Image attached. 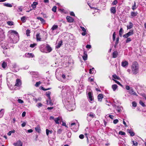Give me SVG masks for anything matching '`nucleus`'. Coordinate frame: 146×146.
<instances>
[{"label": "nucleus", "mask_w": 146, "mask_h": 146, "mask_svg": "<svg viewBox=\"0 0 146 146\" xmlns=\"http://www.w3.org/2000/svg\"><path fill=\"white\" fill-rule=\"evenodd\" d=\"M62 120V118L60 117H58L55 118L54 119V121L56 124H58L59 123V122Z\"/></svg>", "instance_id": "nucleus-8"}, {"label": "nucleus", "mask_w": 146, "mask_h": 146, "mask_svg": "<svg viewBox=\"0 0 146 146\" xmlns=\"http://www.w3.org/2000/svg\"><path fill=\"white\" fill-rule=\"evenodd\" d=\"M125 88L127 90H130L131 89V88H130L129 86H125Z\"/></svg>", "instance_id": "nucleus-61"}, {"label": "nucleus", "mask_w": 146, "mask_h": 146, "mask_svg": "<svg viewBox=\"0 0 146 146\" xmlns=\"http://www.w3.org/2000/svg\"><path fill=\"white\" fill-rule=\"evenodd\" d=\"M26 113L25 111H24L22 113V117H24L26 115Z\"/></svg>", "instance_id": "nucleus-63"}, {"label": "nucleus", "mask_w": 146, "mask_h": 146, "mask_svg": "<svg viewBox=\"0 0 146 146\" xmlns=\"http://www.w3.org/2000/svg\"><path fill=\"white\" fill-rule=\"evenodd\" d=\"M80 28L83 32H86V29L84 27L80 26Z\"/></svg>", "instance_id": "nucleus-55"}, {"label": "nucleus", "mask_w": 146, "mask_h": 146, "mask_svg": "<svg viewBox=\"0 0 146 146\" xmlns=\"http://www.w3.org/2000/svg\"><path fill=\"white\" fill-rule=\"evenodd\" d=\"M139 104L143 107H145V104L141 101H140L139 102Z\"/></svg>", "instance_id": "nucleus-48"}, {"label": "nucleus", "mask_w": 146, "mask_h": 146, "mask_svg": "<svg viewBox=\"0 0 146 146\" xmlns=\"http://www.w3.org/2000/svg\"><path fill=\"white\" fill-rule=\"evenodd\" d=\"M132 104L133 106L134 107H136L137 106V104L135 102H133Z\"/></svg>", "instance_id": "nucleus-52"}, {"label": "nucleus", "mask_w": 146, "mask_h": 146, "mask_svg": "<svg viewBox=\"0 0 146 146\" xmlns=\"http://www.w3.org/2000/svg\"><path fill=\"white\" fill-rule=\"evenodd\" d=\"M123 30L122 28H121L120 29L119 31V35L120 37H121L122 36L123 34Z\"/></svg>", "instance_id": "nucleus-31"}, {"label": "nucleus", "mask_w": 146, "mask_h": 146, "mask_svg": "<svg viewBox=\"0 0 146 146\" xmlns=\"http://www.w3.org/2000/svg\"><path fill=\"white\" fill-rule=\"evenodd\" d=\"M111 12L113 14H115L116 12V8L115 7H111L110 9Z\"/></svg>", "instance_id": "nucleus-15"}, {"label": "nucleus", "mask_w": 146, "mask_h": 146, "mask_svg": "<svg viewBox=\"0 0 146 146\" xmlns=\"http://www.w3.org/2000/svg\"><path fill=\"white\" fill-rule=\"evenodd\" d=\"M37 19L41 21L42 23H45V21L42 18L39 17H37Z\"/></svg>", "instance_id": "nucleus-23"}, {"label": "nucleus", "mask_w": 146, "mask_h": 146, "mask_svg": "<svg viewBox=\"0 0 146 146\" xmlns=\"http://www.w3.org/2000/svg\"><path fill=\"white\" fill-rule=\"evenodd\" d=\"M22 11V8L20 7H19L18 8V9L17 10V11L19 12Z\"/></svg>", "instance_id": "nucleus-60"}, {"label": "nucleus", "mask_w": 146, "mask_h": 146, "mask_svg": "<svg viewBox=\"0 0 146 146\" xmlns=\"http://www.w3.org/2000/svg\"><path fill=\"white\" fill-rule=\"evenodd\" d=\"M119 37H117V38H116V42H115V44L116 45H117L118 43V42H119Z\"/></svg>", "instance_id": "nucleus-59"}, {"label": "nucleus", "mask_w": 146, "mask_h": 146, "mask_svg": "<svg viewBox=\"0 0 146 146\" xmlns=\"http://www.w3.org/2000/svg\"><path fill=\"white\" fill-rule=\"evenodd\" d=\"M118 122V120L117 119L114 120L113 121V123L115 124L117 123Z\"/></svg>", "instance_id": "nucleus-56"}, {"label": "nucleus", "mask_w": 146, "mask_h": 146, "mask_svg": "<svg viewBox=\"0 0 146 146\" xmlns=\"http://www.w3.org/2000/svg\"><path fill=\"white\" fill-rule=\"evenodd\" d=\"M127 131L130 134V135L131 136H133L135 135L134 133L133 132L132 129H127Z\"/></svg>", "instance_id": "nucleus-17"}, {"label": "nucleus", "mask_w": 146, "mask_h": 146, "mask_svg": "<svg viewBox=\"0 0 146 146\" xmlns=\"http://www.w3.org/2000/svg\"><path fill=\"white\" fill-rule=\"evenodd\" d=\"M38 4V3L36 2H34L31 5V7L33 9L36 7V5Z\"/></svg>", "instance_id": "nucleus-27"}, {"label": "nucleus", "mask_w": 146, "mask_h": 146, "mask_svg": "<svg viewBox=\"0 0 146 146\" xmlns=\"http://www.w3.org/2000/svg\"><path fill=\"white\" fill-rule=\"evenodd\" d=\"M36 38L37 40L38 41H41V38H40V34L39 33H37L36 35Z\"/></svg>", "instance_id": "nucleus-28"}, {"label": "nucleus", "mask_w": 146, "mask_h": 146, "mask_svg": "<svg viewBox=\"0 0 146 146\" xmlns=\"http://www.w3.org/2000/svg\"><path fill=\"white\" fill-rule=\"evenodd\" d=\"M51 94V92L49 91H48L46 92V95L47 96L48 98V99H50V95Z\"/></svg>", "instance_id": "nucleus-34"}, {"label": "nucleus", "mask_w": 146, "mask_h": 146, "mask_svg": "<svg viewBox=\"0 0 146 146\" xmlns=\"http://www.w3.org/2000/svg\"><path fill=\"white\" fill-rule=\"evenodd\" d=\"M62 42L61 41H60V42H59L58 44L56 46V47L58 48H59L61 45Z\"/></svg>", "instance_id": "nucleus-35"}, {"label": "nucleus", "mask_w": 146, "mask_h": 146, "mask_svg": "<svg viewBox=\"0 0 146 146\" xmlns=\"http://www.w3.org/2000/svg\"><path fill=\"white\" fill-rule=\"evenodd\" d=\"M128 62L126 61H123L121 62V66L124 67H125L127 66Z\"/></svg>", "instance_id": "nucleus-12"}, {"label": "nucleus", "mask_w": 146, "mask_h": 146, "mask_svg": "<svg viewBox=\"0 0 146 146\" xmlns=\"http://www.w3.org/2000/svg\"><path fill=\"white\" fill-rule=\"evenodd\" d=\"M21 85V82L19 79H17L16 80L15 86L18 87L20 86Z\"/></svg>", "instance_id": "nucleus-9"}, {"label": "nucleus", "mask_w": 146, "mask_h": 146, "mask_svg": "<svg viewBox=\"0 0 146 146\" xmlns=\"http://www.w3.org/2000/svg\"><path fill=\"white\" fill-rule=\"evenodd\" d=\"M13 145L15 146H22V143L20 141H18L16 143H14Z\"/></svg>", "instance_id": "nucleus-13"}, {"label": "nucleus", "mask_w": 146, "mask_h": 146, "mask_svg": "<svg viewBox=\"0 0 146 146\" xmlns=\"http://www.w3.org/2000/svg\"><path fill=\"white\" fill-rule=\"evenodd\" d=\"M30 33V31L28 29L26 31V34L28 36H29L30 35L29 34Z\"/></svg>", "instance_id": "nucleus-51"}, {"label": "nucleus", "mask_w": 146, "mask_h": 146, "mask_svg": "<svg viewBox=\"0 0 146 146\" xmlns=\"http://www.w3.org/2000/svg\"><path fill=\"white\" fill-rule=\"evenodd\" d=\"M79 137L81 139H83L84 138V135L82 134H81L79 135Z\"/></svg>", "instance_id": "nucleus-62"}, {"label": "nucleus", "mask_w": 146, "mask_h": 146, "mask_svg": "<svg viewBox=\"0 0 146 146\" xmlns=\"http://www.w3.org/2000/svg\"><path fill=\"white\" fill-rule=\"evenodd\" d=\"M112 88L114 91H115L117 88V86L116 84L113 85L112 86Z\"/></svg>", "instance_id": "nucleus-30"}, {"label": "nucleus", "mask_w": 146, "mask_h": 146, "mask_svg": "<svg viewBox=\"0 0 146 146\" xmlns=\"http://www.w3.org/2000/svg\"><path fill=\"white\" fill-rule=\"evenodd\" d=\"M92 94L91 92H89L88 93V97L89 99V101L91 103H92L91 102L93 100V98L92 96Z\"/></svg>", "instance_id": "nucleus-7"}, {"label": "nucleus", "mask_w": 146, "mask_h": 146, "mask_svg": "<svg viewBox=\"0 0 146 146\" xmlns=\"http://www.w3.org/2000/svg\"><path fill=\"white\" fill-rule=\"evenodd\" d=\"M103 98V96L102 94H99L98 96V98L99 101L101 102Z\"/></svg>", "instance_id": "nucleus-21"}, {"label": "nucleus", "mask_w": 146, "mask_h": 146, "mask_svg": "<svg viewBox=\"0 0 146 146\" xmlns=\"http://www.w3.org/2000/svg\"><path fill=\"white\" fill-rule=\"evenodd\" d=\"M33 100H34L36 102L38 101H41V98H39L37 99L36 98L34 97L33 98Z\"/></svg>", "instance_id": "nucleus-40"}, {"label": "nucleus", "mask_w": 146, "mask_h": 146, "mask_svg": "<svg viewBox=\"0 0 146 146\" xmlns=\"http://www.w3.org/2000/svg\"><path fill=\"white\" fill-rule=\"evenodd\" d=\"M40 84V82H37L36 83V84H35V86L36 87H38L39 86Z\"/></svg>", "instance_id": "nucleus-53"}, {"label": "nucleus", "mask_w": 146, "mask_h": 146, "mask_svg": "<svg viewBox=\"0 0 146 146\" xmlns=\"http://www.w3.org/2000/svg\"><path fill=\"white\" fill-rule=\"evenodd\" d=\"M46 50L48 52H51L52 50V48L49 45H47L46 46Z\"/></svg>", "instance_id": "nucleus-29"}, {"label": "nucleus", "mask_w": 146, "mask_h": 146, "mask_svg": "<svg viewBox=\"0 0 146 146\" xmlns=\"http://www.w3.org/2000/svg\"><path fill=\"white\" fill-rule=\"evenodd\" d=\"M13 67L14 68H18V66L16 64H13Z\"/></svg>", "instance_id": "nucleus-58"}, {"label": "nucleus", "mask_w": 146, "mask_h": 146, "mask_svg": "<svg viewBox=\"0 0 146 146\" xmlns=\"http://www.w3.org/2000/svg\"><path fill=\"white\" fill-rule=\"evenodd\" d=\"M25 56L26 57L29 58H33L34 56L33 54L30 53H26Z\"/></svg>", "instance_id": "nucleus-11"}, {"label": "nucleus", "mask_w": 146, "mask_h": 146, "mask_svg": "<svg viewBox=\"0 0 146 146\" xmlns=\"http://www.w3.org/2000/svg\"><path fill=\"white\" fill-rule=\"evenodd\" d=\"M117 3V0L114 1L112 3L113 5H115Z\"/></svg>", "instance_id": "nucleus-57"}, {"label": "nucleus", "mask_w": 146, "mask_h": 146, "mask_svg": "<svg viewBox=\"0 0 146 146\" xmlns=\"http://www.w3.org/2000/svg\"><path fill=\"white\" fill-rule=\"evenodd\" d=\"M133 34V31H131L128 33L125 34L123 35V37L125 38H128L129 36L132 35Z\"/></svg>", "instance_id": "nucleus-5"}, {"label": "nucleus", "mask_w": 146, "mask_h": 146, "mask_svg": "<svg viewBox=\"0 0 146 146\" xmlns=\"http://www.w3.org/2000/svg\"><path fill=\"white\" fill-rule=\"evenodd\" d=\"M52 133V131H50L48 129H46V133L47 135H48L49 133Z\"/></svg>", "instance_id": "nucleus-39"}, {"label": "nucleus", "mask_w": 146, "mask_h": 146, "mask_svg": "<svg viewBox=\"0 0 146 146\" xmlns=\"http://www.w3.org/2000/svg\"><path fill=\"white\" fill-rule=\"evenodd\" d=\"M28 17L25 16H23L21 18V20L23 23H25L26 22V19H27Z\"/></svg>", "instance_id": "nucleus-24"}, {"label": "nucleus", "mask_w": 146, "mask_h": 146, "mask_svg": "<svg viewBox=\"0 0 146 146\" xmlns=\"http://www.w3.org/2000/svg\"><path fill=\"white\" fill-rule=\"evenodd\" d=\"M131 41V39L130 38H127L126 40V43H128Z\"/></svg>", "instance_id": "nucleus-49"}, {"label": "nucleus", "mask_w": 146, "mask_h": 146, "mask_svg": "<svg viewBox=\"0 0 146 146\" xmlns=\"http://www.w3.org/2000/svg\"><path fill=\"white\" fill-rule=\"evenodd\" d=\"M79 124H78L77 125H76L75 123H72L70 126L71 129H72L73 130L74 132L77 131L78 128Z\"/></svg>", "instance_id": "nucleus-2"}, {"label": "nucleus", "mask_w": 146, "mask_h": 146, "mask_svg": "<svg viewBox=\"0 0 146 146\" xmlns=\"http://www.w3.org/2000/svg\"><path fill=\"white\" fill-rule=\"evenodd\" d=\"M94 68H92V69H90L89 70V73L90 74H93L94 73Z\"/></svg>", "instance_id": "nucleus-42"}, {"label": "nucleus", "mask_w": 146, "mask_h": 146, "mask_svg": "<svg viewBox=\"0 0 146 146\" xmlns=\"http://www.w3.org/2000/svg\"><path fill=\"white\" fill-rule=\"evenodd\" d=\"M11 33L14 34L16 36L17 38V40L15 42V43H16L19 40V35L18 33L16 31H11Z\"/></svg>", "instance_id": "nucleus-6"}, {"label": "nucleus", "mask_w": 146, "mask_h": 146, "mask_svg": "<svg viewBox=\"0 0 146 146\" xmlns=\"http://www.w3.org/2000/svg\"><path fill=\"white\" fill-rule=\"evenodd\" d=\"M119 135H124L125 134V133L121 131H120L119 132Z\"/></svg>", "instance_id": "nucleus-45"}, {"label": "nucleus", "mask_w": 146, "mask_h": 146, "mask_svg": "<svg viewBox=\"0 0 146 146\" xmlns=\"http://www.w3.org/2000/svg\"><path fill=\"white\" fill-rule=\"evenodd\" d=\"M47 104H49L51 106L53 105V103L52 102L51 98L50 99H48V100H47Z\"/></svg>", "instance_id": "nucleus-26"}, {"label": "nucleus", "mask_w": 146, "mask_h": 146, "mask_svg": "<svg viewBox=\"0 0 146 146\" xmlns=\"http://www.w3.org/2000/svg\"><path fill=\"white\" fill-rule=\"evenodd\" d=\"M58 28V26L57 25H53L50 31V35H53L54 33V31L56 30Z\"/></svg>", "instance_id": "nucleus-3"}, {"label": "nucleus", "mask_w": 146, "mask_h": 146, "mask_svg": "<svg viewBox=\"0 0 146 146\" xmlns=\"http://www.w3.org/2000/svg\"><path fill=\"white\" fill-rule=\"evenodd\" d=\"M83 60H86L87 59V52L86 51H84V54L82 56Z\"/></svg>", "instance_id": "nucleus-18"}, {"label": "nucleus", "mask_w": 146, "mask_h": 146, "mask_svg": "<svg viewBox=\"0 0 146 146\" xmlns=\"http://www.w3.org/2000/svg\"><path fill=\"white\" fill-rule=\"evenodd\" d=\"M7 66V63L5 62H3V63L2 64V66L3 68H5Z\"/></svg>", "instance_id": "nucleus-36"}, {"label": "nucleus", "mask_w": 146, "mask_h": 146, "mask_svg": "<svg viewBox=\"0 0 146 146\" xmlns=\"http://www.w3.org/2000/svg\"><path fill=\"white\" fill-rule=\"evenodd\" d=\"M95 116V114L92 112L89 113L87 114V119L88 121H90L92 118Z\"/></svg>", "instance_id": "nucleus-4"}, {"label": "nucleus", "mask_w": 146, "mask_h": 146, "mask_svg": "<svg viewBox=\"0 0 146 146\" xmlns=\"http://www.w3.org/2000/svg\"><path fill=\"white\" fill-rule=\"evenodd\" d=\"M113 80L117 84H118L119 85L121 86H122V85L118 81H117V80H115L113 79Z\"/></svg>", "instance_id": "nucleus-46"}, {"label": "nucleus", "mask_w": 146, "mask_h": 146, "mask_svg": "<svg viewBox=\"0 0 146 146\" xmlns=\"http://www.w3.org/2000/svg\"><path fill=\"white\" fill-rule=\"evenodd\" d=\"M51 89V88H46V89H45V88H44L43 87H41V89L44 90V91H46V90H50Z\"/></svg>", "instance_id": "nucleus-50"}, {"label": "nucleus", "mask_w": 146, "mask_h": 146, "mask_svg": "<svg viewBox=\"0 0 146 146\" xmlns=\"http://www.w3.org/2000/svg\"><path fill=\"white\" fill-rule=\"evenodd\" d=\"M138 13L137 12H135L132 11L131 12V16L130 17L132 18L136 16L137 14Z\"/></svg>", "instance_id": "nucleus-16"}, {"label": "nucleus", "mask_w": 146, "mask_h": 146, "mask_svg": "<svg viewBox=\"0 0 146 146\" xmlns=\"http://www.w3.org/2000/svg\"><path fill=\"white\" fill-rule=\"evenodd\" d=\"M139 65L137 62H134L132 64L131 69L133 74H136L139 71Z\"/></svg>", "instance_id": "nucleus-1"}, {"label": "nucleus", "mask_w": 146, "mask_h": 146, "mask_svg": "<svg viewBox=\"0 0 146 146\" xmlns=\"http://www.w3.org/2000/svg\"><path fill=\"white\" fill-rule=\"evenodd\" d=\"M66 19L68 22L72 23L74 21V19L72 17L70 16H67L66 17Z\"/></svg>", "instance_id": "nucleus-14"}, {"label": "nucleus", "mask_w": 146, "mask_h": 146, "mask_svg": "<svg viewBox=\"0 0 146 146\" xmlns=\"http://www.w3.org/2000/svg\"><path fill=\"white\" fill-rule=\"evenodd\" d=\"M57 7L56 6H54L52 9V11L54 12H56V11Z\"/></svg>", "instance_id": "nucleus-43"}, {"label": "nucleus", "mask_w": 146, "mask_h": 146, "mask_svg": "<svg viewBox=\"0 0 146 146\" xmlns=\"http://www.w3.org/2000/svg\"><path fill=\"white\" fill-rule=\"evenodd\" d=\"M118 54V52L117 51H114L112 54L113 57V58H116Z\"/></svg>", "instance_id": "nucleus-22"}, {"label": "nucleus", "mask_w": 146, "mask_h": 146, "mask_svg": "<svg viewBox=\"0 0 146 146\" xmlns=\"http://www.w3.org/2000/svg\"><path fill=\"white\" fill-rule=\"evenodd\" d=\"M122 108L121 106H117L115 107V108L118 112H120L121 111V108Z\"/></svg>", "instance_id": "nucleus-19"}, {"label": "nucleus", "mask_w": 146, "mask_h": 146, "mask_svg": "<svg viewBox=\"0 0 146 146\" xmlns=\"http://www.w3.org/2000/svg\"><path fill=\"white\" fill-rule=\"evenodd\" d=\"M137 7L136 5V3L134 2V4L132 6V9L133 10H134L137 8Z\"/></svg>", "instance_id": "nucleus-38"}, {"label": "nucleus", "mask_w": 146, "mask_h": 146, "mask_svg": "<svg viewBox=\"0 0 146 146\" xmlns=\"http://www.w3.org/2000/svg\"><path fill=\"white\" fill-rule=\"evenodd\" d=\"M35 131L38 133H39L40 131V127L39 126H37L36 127H35Z\"/></svg>", "instance_id": "nucleus-33"}, {"label": "nucleus", "mask_w": 146, "mask_h": 146, "mask_svg": "<svg viewBox=\"0 0 146 146\" xmlns=\"http://www.w3.org/2000/svg\"><path fill=\"white\" fill-rule=\"evenodd\" d=\"M3 5L5 6H6L7 7H12V5L11 4L9 3H3Z\"/></svg>", "instance_id": "nucleus-25"}, {"label": "nucleus", "mask_w": 146, "mask_h": 146, "mask_svg": "<svg viewBox=\"0 0 146 146\" xmlns=\"http://www.w3.org/2000/svg\"><path fill=\"white\" fill-rule=\"evenodd\" d=\"M129 94L131 95H135L136 96H137V93H135V92H134L133 89L132 88H131V90H129Z\"/></svg>", "instance_id": "nucleus-10"}, {"label": "nucleus", "mask_w": 146, "mask_h": 146, "mask_svg": "<svg viewBox=\"0 0 146 146\" xmlns=\"http://www.w3.org/2000/svg\"><path fill=\"white\" fill-rule=\"evenodd\" d=\"M4 114V110L3 109H2L0 111V118L2 117Z\"/></svg>", "instance_id": "nucleus-32"}, {"label": "nucleus", "mask_w": 146, "mask_h": 146, "mask_svg": "<svg viewBox=\"0 0 146 146\" xmlns=\"http://www.w3.org/2000/svg\"><path fill=\"white\" fill-rule=\"evenodd\" d=\"M7 23L9 25H13V22L12 21H8Z\"/></svg>", "instance_id": "nucleus-47"}, {"label": "nucleus", "mask_w": 146, "mask_h": 146, "mask_svg": "<svg viewBox=\"0 0 146 146\" xmlns=\"http://www.w3.org/2000/svg\"><path fill=\"white\" fill-rule=\"evenodd\" d=\"M18 101L19 103H20V104H22V103H23V102H24L23 100H22L21 99H18Z\"/></svg>", "instance_id": "nucleus-54"}, {"label": "nucleus", "mask_w": 146, "mask_h": 146, "mask_svg": "<svg viewBox=\"0 0 146 146\" xmlns=\"http://www.w3.org/2000/svg\"><path fill=\"white\" fill-rule=\"evenodd\" d=\"M132 142L133 143V145L135 146L138 145V143L137 142L135 141H134L133 140L132 141Z\"/></svg>", "instance_id": "nucleus-37"}, {"label": "nucleus", "mask_w": 146, "mask_h": 146, "mask_svg": "<svg viewBox=\"0 0 146 146\" xmlns=\"http://www.w3.org/2000/svg\"><path fill=\"white\" fill-rule=\"evenodd\" d=\"M112 76L113 78L115 79H117V80H119L120 79V78L117 76L116 74L113 75Z\"/></svg>", "instance_id": "nucleus-41"}, {"label": "nucleus", "mask_w": 146, "mask_h": 146, "mask_svg": "<svg viewBox=\"0 0 146 146\" xmlns=\"http://www.w3.org/2000/svg\"><path fill=\"white\" fill-rule=\"evenodd\" d=\"M129 25L127 26V29H131L133 26V24L131 22H129Z\"/></svg>", "instance_id": "nucleus-20"}, {"label": "nucleus", "mask_w": 146, "mask_h": 146, "mask_svg": "<svg viewBox=\"0 0 146 146\" xmlns=\"http://www.w3.org/2000/svg\"><path fill=\"white\" fill-rule=\"evenodd\" d=\"M42 104H41V103H39L38 104V105L37 106V107L39 108L40 107H42Z\"/></svg>", "instance_id": "nucleus-64"}, {"label": "nucleus", "mask_w": 146, "mask_h": 146, "mask_svg": "<svg viewBox=\"0 0 146 146\" xmlns=\"http://www.w3.org/2000/svg\"><path fill=\"white\" fill-rule=\"evenodd\" d=\"M36 45V44L35 43L30 44V47L33 48Z\"/></svg>", "instance_id": "nucleus-44"}]
</instances>
